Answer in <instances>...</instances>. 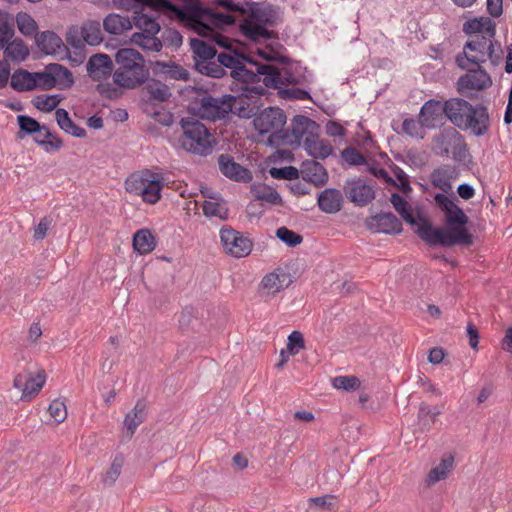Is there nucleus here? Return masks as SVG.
Wrapping results in <instances>:
<instances>
[{"instance_id":"obj_23","label":"nucleus","mask_w":512,"mask_h":512,"mask_svg":"<svg viewBox=\"0 0 512 512\" xmlns=\"http://www.w3.org/2000/svg\"><path fill=\"white\" fill-rule=\"evenodd\" d=\"M458 171L455 167L444 165L435 169L430 175V181L435 188L442 191L441 194H449L453 189V181L457 179Z\"/></svg>"},{"instance_id":"obj_43","label":"nucleus","mask_w":512,"mask_h":512,"mask_svg":"<svg viewBox=\"0 0 512 512\" xmlns=\"http://www.w3.org/2000/svg\"><path fill=\"white\" fill-rule=\"evenodd\" d=\"M124 461V456L122 454L115 455L109 469L102 476V482L105 485L111 486L116 482L121 474Z\"/></svg>"},{"instance_id":"obj_42","label":"nucleus","mask_w":512,"mask_h":512,"mask_svg":"<svg viewBox=\"0 0 512 512\" xmlns=\"http://www.w3.org/2000/svg\"><path fill=\"white\" fill-rule=\"evenodd\" d=\"M49 70L56 86L69 87L73 84L72 73L66 67L60 64H49Z\"/></svg>"},{"instance_id":"obj_2","label":"nucleus","mask_w":512,"mask_h":512,"mask_svg":"<svg viewBox=\"0 0 512 512\" xmlns=\"http://www.w3.org/2000/svg\"><path fill=\"white\" fill-rule=\"evenodd\" d=\"M434 201L444 215L445 227H434L423 220L418 225L417 235L429 246L471 245L473 239L467 229L469 218L464 210L445 194H436Z\"/></svg>"},{"instance_id":"obj_51","label":"nucleus","mask_w":512,"mask_h":512,"mask_svg":"<svg viewBox=\"0 0 512 512\" xmlns=\"http://www.w3.org/2000/svg\"><path fill=\"white\" fill-rule=\"evenodd\" d=\"M17 121L20 127L17 135L20 139H23L25 135H32L34 132H37L41 126L38 121L27 115H19Z\"/></svg>"},{"instance_id":"obj_56","label":"nucleus","mask_w":512,"mask_h":512,"mask_svg":"<svg viewBox=\"0 0 512 512\" xmlns=\"http://www.w3.org/2000/svg\"><path fill=\"white\" fill-rule=\"evenodd\" d=\"M48 412L55 423L60 424L67 418V409L63 400L55 399L48 407Z\"/></svg>"},{"instance_id":"obj_35","label":"nucleus","mask_w":512,"mask_h":512,"mask_svg":"<svg viewBox=\"0 0 512 512\" xmlns=\"http://www.w3.org/2000/svg\"><path fill=\"white\" fill-rule=\"evenodd\" d=\"M146 417V402L140 399L136 402L134 408L128 412L124 419L125 427L134 434L137 427L145 420Z\"/></svg>"},{"instance_id":"obj_57","label":"nucleus","mask_w":512,"mask_h":512,"mask_svg":"<svg viewBox=\"0 0 512 512\" xmlns=\"http://www.w3.org/2000/svg\"><path fill=\"white\" fill-rule=\"evenodd\" d=\"M333 387L345 391H353L360 387V380L356 376H337L332 381Z\"/></svg>"},{"instance_id":"obj_45","label":"nucleus","mask_w":512,"mask_h":512,"mask_svg":"<svg viewBox=\"0 0 512 512\" xmlns=\"http://www.w3.org/2000/svg\"><path fill=\"white\" fill-rule=\"evenodd\" d=\"M132 40L144 50L159 52L163 45L156 35L149 34H133Z\"/></svg>"},{"instance_id":"obj_29","label":"nucleus","mask_w":512,"mask_h":512,"mask_svg":"<svg viewBox=\"0 0 512 512\" xmlns=\"http://www.w3.org/2000/svg\"><path fill=\"white\" fill-rule=\"evenodd\" d=\"M441 414V410L437 407H431L425 402L419 404L416 427L422 432H428L436 422L437 416Z\"/></svg>"},{"instance_id":"obj_61","label":"nucleus","mask_w":512,"mask_h":512,"mask_svg":"<svg viewBox=\"0 0 512 512\" xmlns=\"http://www.w3.org/2000/svg\"><path fill=\"white\" fill-rule=\"evenodd\" d=\"M34 76L36 81V87L42 89H51L56 87L55 81L52 77V73L49 70V65L45 67V70L43 72L34 73Z\"/></svg>"},{"instance_id":"obj_34","label":"nucleus","mask_w":512,"mask_h":512,"mask_svg":"<svg viewBox=\"0 0 512 512\" xmlns=\"http://www.w3.org/2000/svg\"><path fill=\"white\" fill-rule=\"evenodd\" d=\"M143 91L149 100L157 102H165L171 96L170 88L166 84L155 79L147 81Z\"/></svg>"},{"instance_id":"obj_39","label":"nucleus","mask_w":512,"mask_h":512,"mask_svg":"<svg viewBox=\"0 0 512 512\" xmlns=\"http://www.w3.org/2000/svg\"><path fill=\"white\" fill-rule=\"evenodd\" d=\"M3 50L5 58L15 62L24 61L29 56V50L22 40H10Z\"/></svg>"},{"instance_id":"obj_59","label":"nucleus","mask_w":512,"mask_h":512,"mask_svg":"<svg viewBox=\"0 0 512 512\" xmlns=\"http://www.w3.org/2000/svg\"><path fill=\"white\" fill-rule=\"evenodd\" d=\"M270 175L275 179L296 180L299 178V170L293 166L271 168Z\"/></svg>"},{"instance_id":"obj_41","label":"nucleus","mask_w":512,"mask_h":512,"mask_svg":"<svg viewBox=\"0 0 512 512\" xmlns=\"http://www.w3.org/2000/svg\"><path fill=\"white\" fill-rule=\"evenodd\" d=\"M390 201L395 210L399 213V215L404 221L411 225L416 224V219L411 213L408 202L400 194L393 193L391 195Z\"/></svg>"},{"instance_id":"obj_4","label":"nucleus","mask_w":512,"mask_h":512,"mask_svg":"<svg viewBox=\"0 0 512 512\" xmlns=\"http://www.w3.org/2000/svg\"><path fill=\"white\" fill-rule=\"evenodd\" d=\"M240 11L243 18L239 23V30L247 40L260 43L274 37L271 28L276 23V14L270 6L250 3Z\"/></svg>"},{"instance_id":"obj_38","label":"nucleus","mask_w":512,"mask_h":512,"mask_svg":"<svg viewBox=\"0 0 512 512\" xmlns=\"http://www.w3.org/2000/svg\"><path fill=\"white\" fill-rule=\"evenodd\" d=\"M81 37L86 44L90 46L98 45L102 42L101 25L98 21H88L80 29Z\"/></svg>"},{"instance_id":"obj_64","label":"nucleus","mask_w":512,"mask_h":512,"mask_svg":"<svg viewBox=\"0 0 512 512\" xmlns=\"http://www.w3.org/2000/svg\"><path fill=\"white\" fill-rule=\"evenodd\" d=\"M402 128H403V131L406 134H408L409 136L422 138V136H421L422 125H421L420 120L416 121L414 119H405L402 123Z\"/></svg>"},{"instance_id":"obj_18","label":"nucleus","mask_w":512,"mask_h":512,"mask_svg":"<svg viewBox=\"0 0 512 512\" xmlns=\"http://www.w3.org/2000/svg\"><path fill=\"white\" fill-rule=\"evenodd\" d=\"M445 116V102L430 99L420 109L419 120L427 128H436L441 125Z\"/></svg>"},{"instance_id":"obj_3","label":"nucleus","mask_w":512,"mask_h":512,"mask_svg":"<svg viewBox=\"0 0 512 512\" xmlns=\"http://www.w3.org/2000/svg\"><path fill=\"white\" fill-rule=\"evenodd\" d=\"M445 116L457 128L470 130L475 136H483L489 130L490 117L485 106H473L462 98L445 101Z\"/></svg>"},{"instance_id":"obj_62","label":"nucleus","mask_w":512,"mask_h":512,"mask_svg":"<svg viewBox=\"0 0 512 512\" xmlns=\"http://www.w3.org/2000/svg\"><path fill=\"white\" fill-rule=\"evenodd\" d=\"M305 347L304 337L300 331H292L288 336L287 348L292 355H296Z\"/></svg>"},{"instance_id":"obj_44","label":"nucleus","mask_w":512,"mask_h":512,"mask_svg":"<svg viewBox=\"0 0 512 512\" xmlns=\"http://www.w3.org/2000/svg\"><path fill=\"white\" fill-rule=\"evenodd\" d=\"M135 25L141 32L138 34L157 35L160 31V25L156 19L147 14H141L135 18Z\"/></svg>"},{"instance_id":"obj_31","label":"nucleus","mask_w":512,"mask_h":512,"mask_svg":"<svg viewBox=\"0 0 512 512\" xmlns=\"http://www.w3.org/2000/svg\"><path fill=\"white\" fill-rule=\"evenodd\" d=\"M103 27L109 34L121 35L132 29L133 25L128 16L113 13L105 17Z\"/></svg>"},{"instance_id":"obj_30","label":"nucleus","mask_w":512,"mask_h":512,"mask_svg":"<svg viewBox=\"0 0 512 512\" xmlns=\"http://www.w3.org/2000/svg\"><path fill=\"white\" fill-rule=\"evenodd\" d=\"M454 466V457L449 454L443 457L440 463L433 467L425 478V483L428 486L434 485L437 482L447 478L448 474Z\"/></svg>"},{"instance_id":"obj_26","label":"nucleus","mask_w":512,"mask_h":512,"mask_svg":"<svg viewBox=\"0 0 512 512\" xmlns=\"http://www.w3.org/2000/svg\"><path fill=\"white\" fill-rule=\"evenodd\" d=\"M37 46L47 55L60 54L65 50L62 39L52 31H44L36 38Z\"/></svg>"},{"instance_id":"obj_9","label":"nucleus","mask_w":512,"mask_h":512,"mask_svg":"<svg viewBox=\"0 0 512 512\" xmlns=\"http://www.w3.org/2000/svg\"><path fill=\"white\" fill-rule=\"evenodd\" d=\"M253 123L260 134H270L269 143L271 145L281 144V134L284 133L283 127L286 123V115L282 109L268 107L255 115Z\"/></svg>"},{"instance_id":"obj_10","label":"nucleus","mask_w":512,"mask_h":512,"mask_svg":"<svg viewBox=\"0 0 512 512\" xmlns=\"http://www.w3.org/2000/svg\"><path fill=\"white\" fill-rule=\"evenodd\" d=\"M242 93L234 96L227 94L231 107V113L240 118L249 119L257 114L259 99L265 94V88L261 85L241 87Z\"/></svg>"},{"instance_id":"obj_63","label":"nucleus","mask_w":512,"mask_h":512,"mask_svg":"<svg viewBox=\"0 0 512 512\" xmlns=\"http://www.w3.org/2000/svg\"><path fill=\"white\" fill-rule=\"evenodd\" d=\"M279 94L284 99L307 100L310 98V94L308 91L299 88H281L279 89Z\"/></svg>"},{"instance_id":"obj_19","label":"nucleus","mask_w":512,"mask_h":512,"mask_svg":"<svg viewBox=\"0 0 512 512\" xmlns=\"http://www.w3.org/2000/svg\"><path fill=\"white\" fill-rule=\"evenodd\" d=\"M367 225L376 233L399 234L402 231V223L391 212H382L372 216Z\"/></svg>"},{"instance_id":"obj_16","label":"nucleus","mask_w":512,"mask_h":512,"mask_svg":"<svg viewBox=\"0 0 512 512\" xmlns=\"http://www.w3.org/2000/svg\"><path fill=\"white\" fill-rule=\"evenodd\" d=\"M476 69H469L457 81V90L462 95H469V91L485 90L492 85L490 75L480 65Z\"/></svg>"},{"instance_id":"obj_55","label":"nucleus","mask_w":512,"mask_h":512,"mask_svg":"<svg viewBox=\"0 0 512 512\" xmlns=\"http://www.w3.org/2000/svg\"><path fill=\"white\" fill-rule=\"evenodd\" d=\"M67 44L74 49L75 54L80 57H84L83 51L85 47V41L81 37V31L74 28L70 29L66 37Z\"/></svg>"},{"instance_id":"obj_28","label":"nucleus","mask_w":512,"mask_h":512,"mask_svg":"<svg viewBox=\"0 0 512 512\" xmlns=\"http://www.w3.org/2000/svg\"><path fill=\"white\" fill-rule=\"evenodd\" d=\"M304 148L315 159H326L333 152V148L327 140L319 139L318 131L315 135L304 139Z\"/></svg>"},{"instance_id":"obj_49","label":"nucleus","mask_w":512,"mask_h":512,"mask_svg":"<svg viewBox=\"0 0 512 512\" xmlns=\"http://www.w3.org/2000/svg\"><path fill=\"white\" fill-rule=\"evenodd\" d=\"M46 381L45 375L38 373L37 375H32L27 383V389L24 388L22 391L21 399L22 400H30L33 396L39 393L41 388L44 386Z\"/></svg>"},{"instance_id":"obj_15","label":"nucleus","mask_w":512,"mask_h":512,"mask_svg":"<svg viewBox=\"0 0 512 512\" xmlns=\"http://www.w3.org/2000/svg\"><path fill=\"white\" fill-rule=\"evenodd\" d=\"M220 241L225 252L235 258L248 256L252 249V241L232 228L220 230Z\"/></svg>"},{"instance_id":"obj_12","label":"nucleus","mask_w":512,"mask_h":512,"mask_svg":"<svg viewBox=\"0 0 512 512\" xmlns=\"http://www.w3.org/2000/svg\"><path fill=\"white\" fill-rule=\"evenodd\" d=\"M262 69L266 70V76L262 79V83L267 88L281 89L288 85H297L301 83L304 76L291 64L287 65H273L267 64V67Z\"/></svg>"},{"instance_id":"obj_58","label":"nucleus","mask_w":512,"mask_h":512,"mask_svg":"<svg viewBox=\"0 0 512 512\" xmlns=\"http://www.w3.org/2000/svg\"><path fill=\"white\" fill-rule=\"evenodd\" d=\"M59 101L60 99L58 98V95H40L33 100V103L37 109L45 112H50L57 107Z\"/></svg>"},{"instance_id":"obj_33","label":"nucleus","mask_w":512,"mask_h":512,"mask_svg":"<svg viewBox=\"0 0 512 512\" xmlns=\"http://www.w3.org/2000/svg\"><path fill=\"white\" fill-rule=\"evenodd\" d=\"M55 116L59 127L67 134L77 138H84L86 136L85 129L76 125L71 120L69 113L65 109L57 108Z\"/></svg>"},{"instance_id":"obj_32","label":"nucleus","mask_w":512,"mask_h":512,"mask_svg":"<svg viewBox=\"0 0 512 512\" xmlns=\"http://www.w3.org/2000/svg\"><path fill=\"white\" fill-rule=\"evenodd\" d=\"M156 247V239L147 228L138 230L133 236V248L141 255L149 254Z\"/></svg>"},{"instance_id":"obj_54","label":"nucleus","mask_w":512,"mask_h":512,"mask_svg":"<svg viewBox=\"0 0 512 512\" xmlns=\"http://www.w3.org/2000/svg\"><path fill=\"white\" fill-rule=\"evenodd\" d=\"M276 237L289 247H295L298 244H300L303 240L300 234L284 226L276 230Z\"/></svg>"},{"instance_id":"obj_50","label":"nucleus","mask_w":512,"mask_h":512,"mask_svg":"<svg viewBox=\"0 0 512 512\" xmlns=\"http://www.w3.org/2000/svg\"><path fill=\"white\" fill-rule=\"evenodd\" d=\"M255 197L270 204L277 205L282 202L280 194L272 187L259 185L253 189Z\"/></svg>"},{"instance_id":"obj_53","label":"nucleus","mask_w":512,"mask_h":512,"mask_svg":"<svg viewBox=\"0 0 512 512\" xmlns=\"http://www.w3.org/2000/svg\"><path fill=\"white\" fill-rule=\"evenodd\" d=\"M217 61L224 69L229 68L233 71L236 70L242 61H248V58L237 53L232 54L231 52H222L217 55Z\"/></svg>"},{"instance_id":"obj_47","label":"nucleus","mask_w":512,"mask_h":512,"mask_svg":"<svg viewBox=\"0 0 512 512\" xmlns=\"http://www.w3.org/2000/svg\"><path fill=\"white\" fill-rule=\"evenodd\" d=\"M162 67V73L170 79L187 81L190 77V73L183 66L175 63H158Z\"/></svg>"},{"instance_id":"obj_46","label":"nucleus","mask_w":512,"mask_h":512,"mask_svg":"<svg viewBox=\"0 0 512 512\" xmlns=\"http://www.w3.org/2000/svg\"><path fill=\"white\" fill-rule=\"evenodd\" d=\"M14 36L13 20L6 13H0V50L4 49L7 43Z\"/></svg>"},{"instance_id":"obj_11","label":"nucleus","mask_w":512,"mask_h":512,"mask_svg":"<svg viewBox=\"0 0 512 512\" xmlns=\"http://www.w3.org/2000/svg\"><path fill=\"white\" fill-rule=\"evenodd\" d=\"M434 150L440 156H452L453 159L461 161L467 152V145L464 137L454 128L443 130L434 138Z\"/></svg>"},{"instance_id":"obj_24","label":"nucleus","mask_w":512,"mask_h":512,"mask_svg":"<svg viewBox=\"0 0 512 512\" xmlns=\"http://www.w3.org/2000/svg\"><path fill=\"white\" fill-rule=\"evenodd\" d=\"M463 32L469 35L470 38L474 35L495 37L496 24L489 17L472 18L463 24Z\"/></svg>"},{"instance_id":"obj_22","label":"nucleus","mask_w":512,"mask_h":512,"mask_svg":"<svg viewBox=\"0 0 512 512\" xmlns=\"http://www.w3.org/2000/svg\"><path fill=\"white\" fill-rule=\"evenodd\" d=\"M87 72L93 80L107 79L113 72V62L106 54L92 55L87 62Z\"/></svg>"},{"instance_id":"obj_13","label":"nucleus","mask_w":512,"mask_h":512,"mask_svg":"<svg viewBox=\"0 0 512 512\" xmlns=\"http://www.w3.org/2000/svg\"><path fill=\"white\" fill-rule=\"evenodd\" d=\"M231 107L227 94L220 97L204 95L195 109L202 119L216 121L226 118L231 113Z\"/></svg>"},{"instance_id":"obj_1","label":"nucleus","mask_w":512,"mask_h":512,"mask_svg":"<svg viewBox=\"0 0 512 512\" xmlns=\"http://www.w3.org/2000/svg\"><path fill=\"white\" fill-rule=\"evenodd\" d=\"M151 6L158 11L170 12L189 29L218 46L230 49L231 39L222 35L221 30L235 23V18L227 13L217 12L198 3L182 7L169 0H150Z\"/></svg>"},{"instance_id":"obj_27","label":"nucleus","mask_w":512,"mask_h":512,"mask_svg":"<svg viewBox=\"0 0 512 512\" xmlns=\"http://www.w3.org/2000/svg\"><path fill=\"white\" fill-rule=\"evenodd\" d=\"M343 197L342 193L334 188L323 190L318 196L319 208L328 214H333L341 210Z\"/></svg>"},{"instance_id":"obj_52","label":"nucleus","mask_w":512,"mask_h":512,"mask_svg":"<svg viewBox=\"0 0 512 512\" xmlns=\"http://www.w3.org/2000/svg\"><path fill=\"white\" fill-rule=\"evenodd\" d=\"M197 69L204 75L213 77V78H221L226 72L224 68L220 65V63L213 60L208 61H198Z\"/></svg>"},{"instance_id":"obj_60","label":"nucleus","mask_w":512,"mask_h":512,"mask_svg":"<svg viewBox=\"0 0 512 512\" xmlns=\"http://www.w3.org/2000/svg\"><path fill=\"white\" fill-rule=\"evenodd\" d=\"M341 157L349 165H362L366 163L365 157L353 147L343 149Z\"/></svg>"},{"instance_id":"obj_5","label":"nucleus","mask_w":512,"mask_h":512,"mask_svg":"<svg viewBox=\"0 0 512 512\" xmlns=\"http://www.w3.org/2000/svg\"><path fill=\"white\" fill-rule=\"evenodd\" d=\"M113 82L120 88L134 89L148 80L144 57L135 49L121 48L115 55Z\"/></svg>"},{"instance_id":"obj_20","label":"nucleus","mask_w":512,"mask_h":512,"mask_svg":"<svg viewBox=\"0 0 512 512\" xmlns=\"http://www.w3.org/2000/svg\"><path fill=\"white\" fill-rule=\"evenodd\" d=\"M248 62L254 65V69H248L244 65V61L236 68L231 71V76L242 83L241 87L257 86L259 82L266 76V70L262 69L267 67V64H258L248 59Z\"/></svg>"},{"instance_id":"obj_7","label":"nucleus","mask_w":512,"mask_h":512,"mask_svg":"<svg viewBox=\"0 0 512 512\" xmlns=\"http://www.w3.org/2000/svg\"><path fill=\"white\" fill-rule=\"evenodd\" d=\"M163 187V174L149 169L132 173L125 181L126 191L140 196L148 204H156L161 199Z\"/></svg>"},{"instance_id":"obj_25","label":"nucleus","mask_w":512,"mask_h":512,"mask_svg":"<svg viewBox=\"0 0 512 512\" xmlns=\"http://www.w3.org/2000/svg\"><path fill=\"white\" fill-rule=\"evenodd\" d=\"M299 173L302 179L316 186L326 183L328 174L325 168L315 160H306L302 163Z\"/></svg>"},{"instance_id":"obj_6","label":"nucleus","mask_w":512,"mask_h":512,"mask_svg":"<svg viewBox=\"0 0 512 512\" xmlns=\"http://www.w3.org/2000/svg\"><path fill=\"white\" fill-rule=\"evenodd\" d=\"M495 37L487 35H474L466 42L463 53L457 55L456 63L461 69H467L469 64L481 65L490 61L491 65L498 66L503 59L501 44L494 41Z\"/></svg>"},{"instance_id":"obj_14","label":"nucleus","mask_w":512,"mask_h":512,"mask_svg":"<svg viewBox=\"0 0 512 512\" xmlns=\"http://www.w3.org/2000/svg\"><path fill=\"white\" fill-rule=\"evenodd\" d=\"M318 130L319 125L314 120L304 115H296L292 119L291 130H284V133L281 134V144L299 147L304 137L309 138Z\"/></svg>"},{"instance_id":"obj_8","label":"nucleus","mask_w":512,"mask_h":512,"mask_svg":"<svg viewBox=\"0 0 512 512\" xmlns=\"http://www.w3.org/2000/svg\"><path fill=\"white\" fill-rule=\"evenodd\" d=\"M182 147L191 153L207 156L213 150L214 137L208 128L194 118H182L180 121Z\"/></svg>"},{"instance_id":"obj_17","label":"nucleus","mask_w":512,"mask_h":512,"mask_svg":"<svg viewBox=\"0 0 512 512\" xmlns=\"http://www.w3.org/2000/svg\"><path fill=\"white\" fill-rule=\"evenodd\" d=\"M343 189L346 197L357 206H365L375 198L373 187L362 179L348 180Z\"/></svg>"},{"instance_id":"obj_21","label":"nucleus","mask_w":512,"mask_h":512,"mask_svg":"<svg viewBox=\"0 0 512 512\" xmlns=\"http://www.w3.org/2000/svg\"><path fill=\"white\" fill-rule=\"evenodd\" d=\"M218 163L221 173L231 180L238 182H249L252 180L250 170L235 162L232 156L221 154L218 158Z\"/></svg>"},{"instance_id":"obj_40","label":"nucleus","mask_w":512,"mask_h":512,"mask_svg":"<svg viewBox=\"0 0 512 512\" xmlns=\"http://www.w3.org/2000/svg\"><path fill=\"white\" fill-rule=\"evenodd\" d=\"M32 135L34 141L38 145L44 146L46 151H49L47 149V146H50L55 150L60 149V147L62 146V141L56 137L52 138V133L46 126L41 125L39 127V130L37 132H34Z\"/></svg>"},{"instance_id":"obj_36","label":"nucleus","mask_w":512,"mask_h":512,"mask_svg":"<svg viewBox=\"0 0 512 512\" xmlns=\"http://www.w3.org/2000/svg\"><path fill=\"white\" fill-rule=\"evenodd\" d=\"M190 46L194 53V58L196 59V63L198 61L213 60L216 56L215 47L205 40L191 38Z\"/></svg>"},{"instance_id":"obj_48","label":"nucleus","mask_w":512,"mask_h":512,"mask_svg":"<svg viewBox=\"0 0 512 512\" xmlns=\"http://www.w3.org/2000/svg\"><path fill=\"white\" fill-rule=\"evenodd\" d=\"M16 23L19 31L24 36H32L37 32L38 25L28 13L20 12L16 16Z\"/></svg>"},{"instance_id":"obj_37","label":"nucleus","mask_w":512,"mask_h":512,"mask_svg":"<svg viewBox=\"0 0 512 512\" xmlns=\"http://www.w3.org/2000/svg\"><path fill=\"white\" fill-rule=\"evenodd\" d=\"M11 87L16 91H29L36 88L34 73L17 70L11 76Z\"/></svg>"}]
</instances>
